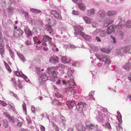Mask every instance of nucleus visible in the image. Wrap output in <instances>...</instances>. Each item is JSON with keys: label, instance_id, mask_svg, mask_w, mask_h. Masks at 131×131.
I'll use <instances>...</instances> for the list:
<instances>
[{"label": "nucleus", "instance_id": "nucleus-1", "mask_svg": "<svg viewBox=\"0 0 131 131\" xmlns=\"http://www.w3.org/2000/svg\"><path fill=\"white\" fill-rule=\"evenodd\" d=\"M52 68L51 67H49L47 69V72L50 75V80L54 82L56 80H57V76L56 71H52Z\"/></svg>", "mask_w": 131, "mask_h": 131}, {"label": "nucleus", "instance_id": "nucleus-2", "mask_svg": "<svg viewBox=\"0 0 131 131\" xmlns=\"http://www.w3.org/2000/svg\"><path fill=\"white\" fill-rule=\"evenodd\" d=\"M96 56L100 61H104L106 63H109L110 62V59L107 56H104L102 55L100 56L96 54Z\"/></svg>", "mask_w": 131, "mask_h": 131}, {"label": "nucleus", "instance_id": "nucleus-3", "mask_svg": "<svg viewBox=\"0 0 131 131\" xmlns=\"http://www.w3.org/2000/svg\"><path fill=\"white\" fill-rule=\"evenodd\" d=\"M23 33L22 30L20 29H17L14 30V36L15 37L18 38L22 36Z\"/></svg>", "mask_w": 131, "mask_h": 131}, {"label": "nucleus", "instance_id": "nucleus-4", "mask_svg": "<svg viewBox=\"0 0 131 131\" xmlns=\"http://www.w3.org/2000/svg\"><path fill=\"white\" fill-rule=\"evenodd\" d=\"M51 14L53 15L56 18L59 20L62 19V17L60 15H59L58 13L56 11L54 10H52L50 11Z\"/></svg>", "mask_w": 131, "mask_h": 131}, {"label": "nucleus", "instance_id": "nucleus-5", "mask_svg": "<svg viewBox=\"0 0 131 131\" xmlns=\"http://www.w3.org/2000/svg\"><path fill=\"white\" fill-rule=\"evenodd\" d=\"M75 34L77 35H80L84 38L85 39L89 40L90 39V36L86 35L83 32L81 31L78 30L77 31V32H76Z\"/></svg>", "mask_w": 131, "mask_h": 131}, {"label": "nucleus", "instance_id": "nucleus-6", "mask_svg": "<svg viewBox=\"0 0 131 131\" xmlns=\"http://www.w3.org/2000/svg\"><path fill=\"white\" fill-rule=\"evenodd\" d=\"M97 15L98 19L101 20L100 19L101 18V19H103L105 16V13L104 10H101L99 11L97 13Z\"/></svg>", "mask_w": 131, "mask_h": 131}, {"label": "nucleus", "instance_id": "nucleus-7", "mask_svg": "<svg viewBox=\"0 0 131 131\" xmlns=\"http://www.w3.org/2000/svg\"><path fill=\"white\" fill-rule=\"evenodd\" d=\"M24 30L25 34L27 35V37L28 38L32 35L31 30L27 27L26 26L25 27Z\"/></svg>", "mask_w": 131, "mask_h": 131}, {"label": "nucleus", "instance_id": "nucleus-8", "mask_svg": "<svg viewBox=\"0 0 131 131\" xmlns=\"http://www.w3.org/2000/svg\"><path fill=\"white\" fill-rule=\"evenodd\" d=\"M86 105V104L84 102H81L78 103L76 105V108L77 110H79L84 107Z\"/></svg>", "mask_w": 131, "mask_h": 131}, {"label": "nucleus", "instance_id": "nucleus-9", "mask_svg": "<svg viewBox=\"0 0 131 131\" xmlns=\"http://www.w3.org/2000/svg\"><path fill=\"white\" fill-rule=\"evenodd\" d=\"M76 128L78 131H85L86 128L81 124H78L76 125Z\"/></svg>", "mask_w": 131, "mask_h": 131}, {"label": "nucleus", "instance_id": "nucleus-10", "mask_svg": "<svg viewBox=\"0 0 131 131\" xmlns=\"http://www.w3.org/2000/svg\"><path fill=\"white\" fill-rule=\"evenodd\" d=\"M59 58L56 56H53L49 59L50 62L53 63H57L58 62Z\"/></svg>", "mask_w": 131, "mask_h": 131}, {"label": "nucleus", "instance_id": "nucleus-11", "mask_svg": "<svg viewBox=\"0 0 131 131\" xmlns=\"http://www.w3.org/2000/svg\"><path fill=\"white\" fill-rule=\"evenodd\" d=\"M114 31V27L113 26L111 25L107 28L106 32L107 34H111Z\"/></svg>", "mask_w": 131, "mask_h": 131}, {"label": "nucleus", "instance_id": "nucleus-12", "mask_svg": "<svg viewBox=\"0 0 131 131\" xmlns=\"http://www.w3.org/2000/svg\"><path fill=\"white\" fill-rule=\"evenodd\" d=\"M125 23V21L124 20H121L118 25H116V27L117 29H121L123 27Z\"/></svg>", "mask_w": 131, "mask_h": 131}, {"label": "nucleus", "instance_id": "nucleus-13", "mask_svg": "<svg viewBox=\"0 0 131 131\" xmlns=\"http://www.w3.org/2000/svg\"><path fill=\"white\" fill-rule=\"evenodd\" d=\"M83 18L86 24H90L93 21L91 18L87 17H84Z\"/></svg>", "mask_w": 131, "mask_h": 131}, {"label": "nucleus", "instance_id": "nucleus-14", "mask_svg": "<svg viewBox=\"0 0 131 131\" xmlns=\"http://www.w3.org/2000/svg\"><path fill=\"white\" fill-rule=\"evenodd\" d=\"M43 39L45 41H48L49 43H50L51 40V38L49 36L47 35L43 36Z\"/></svg>", "mask_w": 131, "mask_h": 131}, {"label": "nucleus", "instance_id": "nucleus-15", "mask_svg": "<svg viewBox=\"0 0 131 131\" xmlns=\"http://www.w3.org/2000/svg\"><path fill=\"white\" fill-rule=\"evenodd\" d=\"M113 20H111L110 22L107 21V19H105L104 21L103 25L105 27H107L108 25L111 24L113 22Z\"/></svg>", "mask_w": 131, "mask_h": 131}, {"label": "nucleus", "instance_id": "nucleus-16", "mask_svg": "<svg viewBox=\"0 0 131 131\" xmlns=\"http://www.w3.org/2000/svg\"><path fill=\"white\" fill-rule=\"evenodd\" d=\"M61 60L62 62L66 63L69 62L70 61V59L68 58L65 56L62 57L61 59Z\"/></svg>", "mask_w": 131, "mask_h": 131}, {"label": "nucleus", "instance_id": "nucleus-17", "mask_svg": "<svg viewBox=\"0 0 131 131\" xmlns=\"http://www.w3.org/2000/svg\"><path fill=\"white\" fill-rule=\"evenodd\" d=\"M120 51L121 54H123L124 53H127V50L126 47L122 48L120 49Z\"/></svg>", "mask_w": 131, "mask_h": 131}, {"label": "nucleus", "instance_id": "nucleus-18", "mask_svg": "<svg viewBox=\"0 0 131 131\" xmlns=\"http://www.w3.org/2000/svg\"><path fill=\"white\" fill-rule=\"evenodd\" d=\"M116 12L113 11H109L106 14V15L109 16H112L116 14Z\"/></svg>", "mask_w": 131, "mask_h": 131}, {"label": "nucleus", "instance_id": "nucleus-19", "mask_svg": "<svg viewBox=\"0 0 131 131\" xmlns=\"http://www.w3.org/2000/svg\"><path fill=\"white\" fill-rule=\"evenodd\" d=\"M73 79H70L68 81L69 83V85L70 87H73L74 85H75V83H74L73 80Z\"/></svg>", "mask_w": 131, "mask_h": 131}, {"label": "nucleus", "instance_id": "nucleus-20", "mask_svg": "<svg viewBox=\"0 0 131 131\" xmlns=\"http://www.w3.org/2000/svg\"><path fill=\"white\" fill-rule=\"evenodd\" d=\"M67 74L68 75V76L70 79L73 78V73L71 70H69L67 72Z\"/></svg>", "mask_w": 131, "mask_h": 131}, {"label": "nucleus", "instance_id": "nucleus-21", "mask_svg": "<svg viewBox=\"0 0 131 131\" xmlns=\"http://www.w3.org/2000/svg\"><path fill=\"white\" fill-rule=\"evenodd\" d=\"M30 10L32 12H33L35 13H40L41 11L40 10L37 9L31 8L30 9Z\"/></svg>", "mask_w": 131, "mask_h": 131}, {"label": "nucleus", "instance_id": "nucleus-22", "mask_svg": "<svg viewBox=\"0 0 131 131\" xmlns=\"http://www.w3.org/2000/svg\"><path fill=\"white\" fill-rule=\"evenodd\" d=\"M5 65L6 69L9 73H10L11 72V70L9 65L5 61L4 62Z\"/></svg>", "mask_w": 131, "mask_h": 131}, {"label": "nucleus", "instance_id": "nucleus-23", "mask_svg": "<svg viewBox=\"0 0 131 131\" xmlns=\"http://www.w3.org/2000/svg\"><path fill=\"white\" fill-rule=\"evenodd\" d=\"M6 48L9 50L10 52V55H12L11 57L13 58V57H14V55H13V53L10 47L7 44H6Z\"/></svg>", "mask_w": 131, "mask_h": 131}, {"label": "nucleus", "instance_id": "nucleus-24", "mask_svg": "<svg viewBox=\"0 0 131 131\" xmlns=\"http://www.w3.org/2000/svg\"><path fill=\"white\" fill-rule=\"evenodd\" d=\"M15 74L17 76L21 78L22 76L24 74L21 72H20L18 71H15L14 72Z\"/></svg>", "mask_w": 131, "mask_h": 131}, {"label": "nucleus", "instance_id": "nucleus-25", "mask_svg": "<svg viewBox=\"0 0 131 131\" xmlns=\"http://www.w3.org/2000/svg\"><path fill=\"white\" fill-rule=\"evenodd\" d=\"M106 34V32L104 31L101 30L100 32V35L101 37H105Z\"/></svg>", "mask_w": 131, "mask_h": 131}, {"label": "nucleus", "instance_id": "nucleus-26", "mask_svg": "<svg viewBox=\"0 0 131 131\" xmlns=\"http://www.w3.org/2000/svg\"><path fill=\"white\" fill-rule=\"evenodd\" d=\"M79 6L80 9L82 10H84L85 9V7L83 4H80L79 5Z\"/></svg>", "mask_w": 131, "mask_h": 131}, {"label": "nucleus", "instance_id": "nucleus-27", "mask_svg": "<svg viewBox=\"0 0 131 131\" xmlns=\"http://www.w3.org/2000/svg\"><path fill=\"white\" fill-rule=\"evenodd\" d=\"M72 87H69L67 88L66 89V91L67 93H70L71 94L72 91Z\"/></svg>", "mask_w": 131, "mask_h": 131}, {"label": "nucleus", "instance_id": "nucleus-28", "mask_svg": "<svg viewBox=\"0 0 131 131\" xmlns=\"http://www.w3.org/2000/svg\"><path fill=\"white\" fill-rule=\"evenodd\" d=\"M23 111L25 114L27 115V111L26 108V105L25 103H24L22 105Z\"/></svg>", "mask_w": 131, "mask_h": 131}, {"label": "nucleus", "instance_id": "nucleus-29", "mask_svg": "<svg viewBox=\"0 0 131 131\" xmlns=\"http://www.w3.org/2000/svg\"><path fill=\"white\" fill-rule=\"evenodd\" d=\"M75 105V103L73 101H70V105L69 106V108L70 109L72 108Z\"/></svg>", "mask_w": 131, "mask_h": 131}, {"label": "nucleus", "instance_id": "nucleus-30", "mask_svg": "<svg viewBox=\"0 0 131 131\" xmlns=\"http://www.w3.org/2000/svg\"><path fill=\"white\" fill-rule=\"evenodd\" d=\"M74 27L80 30H83V27L80 25H76L74 26Z\"/></svg>", "mask_w": 131, "mask_h": 131}, {"label": "nucleus", "instance_id": "nucleus-31", "mask_svg": "<svg viewBox=\"0 0 131 131\" xmlns=\"http://www.w3.org/2000/svg\"><path fill=\"white\" fill-rule=\"evenodd\" d=\"M116 129L117 131H121L122 130V128L120 124H118L116 126Z\"/></svg>", "mask_w": 131, "mask_h": 131}, {"label": "nucleus", "instance_id": "nucleus-32", "mask_svg": "<svg viewBox=\"0 0 131 131\" xmlns=\"http://www.w3.org/2000/svg\"><path fill=\"white\" fill-rule=\"evenodd\" d=\"M126 26V27L129 28L131 27V21L128 20L127 21Z\"/></svg>", "mask_w": 131, "mask_h": 131}, {"label": "nucleus", "instance_id": "nucleus-33", "mask_svg": "<svg viewBox=\"0 0 131 131\" xmlns=\"http://www.w3.org/2000/svg\"><path fill=\"white\" fill-rule=\"evenodd\" d=\"M124 68L127 70L129 71L130 69L131 68V67L129 63H127L125 66Z\"/></svg>", "mask_w": 131, "mask_h": 131}, {"label": "nucleus", "instance_id": "nucleus-34", "mask_svg": "<svg viewBox=\"0 0 131 131\" xmlns=\"http://www.w3.org/2000/svg\"><path fill=\"white\" fill-rule=\"evenodd\" d=\"M5 52L4 48H0V53L2 57H3V55L4 54V52Z\"/></svg>", "mask_w": 131, "mask_h": 131}, {"label": "nucleus", "instance_id": "nucleus-35", "mask_svg": "<svg viewBox=\"0 0 131 131\" xmlns=\"http://www.w3.org/2000/svg\"><path fill=\"white\" fill-rule=\"evenodd\" d=\"M47 31H51L52 32L53 31V30L51 28V26L48 25L47 26Z\"/></svg>", "mask_w": 131, "mask_h": 131}, {"label": "nucleus", "instance_id": "nucleus-36", "mask_svg": "<svg viewBox=\"0 0 131 131\" xmlns=\"http://www.w3.org/2000/svg\"><path fill=\"white\" fill-rule=\"evenodd\" d=\"M18 55L19 57L21 59V60L23 61H25V59L24 57V56L22 54L19 53L18 54Z\"/></svg>", "mask_w": 131, "mask_h": 131}, {"label": "nucleus", "instance_id": "nucleus-37", "mask_svg": "<svg viewBox=\"0 0 131 131\" xmlns=\"http://www.w3.org/2000/svg\"><path fill=\"white\" fill-rule=\"evenodd\" d=\"M21 78H23L26 82H28L29 80L27 77L24 74L21 76Z\"/></svg>", "mask_w": 131, "mask_h": 131}, {"label": "nucleus", "instance_id": "nucleus-38", "mask_svg": "<svg viewBox=\"0 0 131 131\" xmlns=\"http://www.w3.org/2000/svg\"><path fill=\"white\" fill-rule=\"evenodd\" d=\"M54 95L55 96L57 97L58 98L60 97H61V95L58 92L55 93H54Z\"/></svg>", "mask_w": 131, "mask_h": 131}, {"label": "nucleus", "instance_id": "nucleus-39", "mask_svg": "<svg viewBox=\"0 0 131 131\" xmlns=\"http://www.w3.org/2000/svg\"><path fill=\"white\" fill-rule=\"evenodd\" d=\"M86 127L89 128V129L90 130L93 129L94 127V126L92 124H90L87 125Z\"/></svg>", "mask_w": 131, "mask_h": 131}, {"label": "nucleus", "instance_id": "nucleus-40", "mask_svg": "<svg viewBox=\"0 0 131 131\" xmlns=\"http://www.w3.org/2000/svg\"><path fill=\"white\" fill-rule=\"evenodd\" d=\"M21 81L19 80H18V87L20 88H22L23 87L22 84L21 83Z\"/></svg>", "mask_w": 131, "mask_h": 131}, {"label": "nucleus", "instance_id": "nucleus-41", "mask_svg": "<svg viewBox=\"0 0 131 131\" xmlns=\"http://www.w3.org/2000/svg\"><path fill=\"white\" fill-rule=\"evenodd\" d=\"M127 50V52L129 53H131V47L129 46H126Z\"/></svg>", "mask_w": 131, "mask_h": 131}, {"label": "nucleus", "instance_id": "nucleus-42", "mask_svg": "<svg viewBox=\"0 0 131 131\" xmlns=\"http://www.w3.org/2000/svg\"><path fill=\"white\" fill-rule=\"evenodd\" d=\"M106 126L109 129L111 128V126L110 125V123L109 122H107L106 124Z\"/></svg>", "mask_w": 131, "mask_h": 131}, {"label": "nucleus", "instance_id": "nucleus-43", "mask_svg": "<svg viewBox=\"0 0 131 131\" xmlns=\"http://www.w3.org/2000/svg\"><path fill=\"white\" fill-rule=\"evenodd\" d=\"M95 10L93 8L91 9L90 11V13L91 15H93L94 14Z\"/></svg>", "mask_w": 131, "mask_h": 131}, {"label": "nucleus", "instance_id": "nucleus-44", "mask_svg": "<svg viewBox=\"0 0 131 131\" xmlns=\"http://www.w3.org/2000/svg\"><path fill=\"white\" fill-rule=\"evenodd\" d=\"M3 39L2 33L0 31V42H2L3 41Z\"/></svg>", "mask_w": 131, "mask_h": 131}, {"label": "nucleus", "instance_id": "nucleus-45", "mask_svg": "<svg viewBox=\"0 0 131 131\" xmlns=\"http://www.w3.org/2000/svg\"><path fill=\"white\" fill-rule=\"evenodd\" d=\"M31 110L33 113L35 112V108L34 106H32L31 107Z\"/></svg>", "mask_w": 131, "mask_h": 131}, {"label": "nucleus", "instance_id": "nucleus-46", "mask_svg": "<svg viewBox=\"0 0 131 131\" xmlns=\"http://www.w3.org/2000/svg\"><path fill=\"white\" fill-rule=\"evenodd\" d=\"M111 37L112 38V39L113 40V42L114 43H115L116 42V39L112 36H111Z\"/></svg>", "mask_w": 131, "mask_h": 131}, {"label": "nucleus", "instance_id": "nucleus-47", "mask_svg": "<svg viewBox=\"0 0 131 131\" xmlns=\"http://www.w3.org/2000/svg\"><path fill=\"white\" fill-rule=\"evenodd\" d=\"M40 129L42 131H44L45 130V127L42 125L40 126Z\"/></svg>", "mask_w": 131, "mask_h": 131}, {"label": "nucleus", "instance_id": "nucleus-48", "mask_svg": "<svg viewBox=\"0 0 131 131\" xmlns=\"http://www.w3.org/2000/svg\"><path fill=\"white\" fill-rule=\"evenodd\" d=\"M97 25V24L95 22H94L92 23V26L94 28L96 27Z\"/></svg>", "mask_w": 131, "mask_h": 131}, {"label": "nucleus", "instance_id": "nucleus-49", "mask_svg": "<svg viewBox=\"0 0 131 131\" xmlns=\"http://www.w3.org/2000/svg\"><path fill=\"white\" fill-rule=\"evenodd\" d=\"M25 44H26L27 45H30L31 44V42L28 40H27L25 42Z\"/></svg>", "mask_w": 131, "mask_h": 131}, {"label": "nucleus", "instance_id": "nucleus-50", "mask_svg": "<svg viewBox=\"0 0 131 131\" xmlns=\"http://www.w3.org/2000/svg\"><path fill=\"white\" fill-rule=\"evenodd\" d=\"M4 41H3L2 42H0V48H4V45L3 44Z\"/></svg>", "mask_w": 131, "mask_h": 131}, {"label": "nucleus", "instance_id": "nucleus-51", "mask_svg": "<svg viewBox=\"0 0 131 131\" xmlns=\"http://www.w3.org/2000/svg\"><path fill=\"white\" fill-rule=\"evenodd\" d=\"M119 34L120 36L121 37V38H123L124 36L123 33L122 32H119Z\"/></svg>", "mask_w": 131, "mask_h": 131}, {"label": "nucleus", "instance_id": "nucleus-52", "mask_svg": "<svg viewBox=\"0 0 131 131\" xmlns=\"http://www.w3.org/2000/svg\"><path fill=\"white\" fill-rule=\"evenodd\" d=\"M33 40L35 43H37V38L36 36H35L33 38Z\"/></svg>", "mask_w": 131, "mask_h": 131}, {"label": "nucleus", "instance_id": "nucleus-53", "mask_svg": "<svg viewBox=\"0 0 131 131\" xmlns=\"http://www.w3.org/2000/svg\"><path fill=\"white\" fill-rule=\"evenodd\" d=\"M76 93V91L75 90H74L72 88V93H71V95H74Z\"/></svg>", "mask_w": 131, "mask_h": 131}, {"label": "nucleus", "instance_id": "nucleus-54", "mask_svg": "<svg viewBox=\"0 0 131 131\" xmlns=\"http://www.w3.org/2000/svg\"><path fill=\"white\" fill-rule=\"evenodd\" d=\"M23 124V123L21 122H19L17 124V125L19 127H21Z\"/></svg>", "mask_w": 131, "mask_h": 131}, {"label": "nucleus", "instance_id": "nucleus-55", "mask_svg": "<svg viewBox=\"0 0 131 131\" xmlns=\"http://www.w3.org/2000/svg\"><path fill=\"white\" fill-rule=\"evenodd\" d=\"M9 107L13 111H15V108L13 107L12 105H10L9 106Z\"/></svg>", "mask_w": 131, "mask_h": 131}, {"label": "nucleus", "instance_id": "nucleus-56", "mask_svg": "<svg viewBox=\"0 0 131 131\" xmlns=\"http://www.w3.org/2000/svg\"><path fill=\"white\" fill-rule=\"evenodd\" d=\"M94 92L93 91H92L89 94V95L90 96H93L94 95Z\"/></svg>", "mask_w": 131, "mask_h": 131}, {"label": "nucleus", "instance_id": "nucleus-57", "mask_svg": "<svg viewBox=\"0 0 131 131\" xmlns=\"http://www.w3.org/2000/svg\"><path fill=\"white\" fill-rule=\"evenodd\" d=\"M4 125L5 128H7L8 126V123L7 122L6 123H4Z\"/></svg>", "mask_w": 131, "mask_h": 131}, {"label": "nucleus", "instance_id": "nucleus-58", "mask_svg": "<svg viewBox=\"0 0 131 131\" xmlns=\"http://www.w3.org/2000/svg\"><path fill=\"white\" fill-rule=\"evenodd\" d=\"M73 13L74 15H77L78 13L75 10H74L73 11Z\"/></svg>", "mask_w": 131, "mask_h": 131}, {"label": "nucleus", "instance_id": "nucleus-59", "mask_svg": "<svg viewBox=\"0 0 131 131\" xmlns=\"http://www.w3.org/2000/svg\"><path fill=\"white\" fill-rule=\"evenodd\" d=\"M73 127H70L68 128V131H73Z\"/></svg>", "mask_w": 131, "mask_h": 131}, {"label": "nucleus", "instance_id": "nucleus-60", "mask_svg": "<svg viewBox=\"0 0 131 131\" xmlns=\"http://www.w3.org/2000/svg\"><path fill=\"white\" fill-rule=\"evenodd\" d=\"M96 39L98 41H101L100 38L98 37H96Z\"/></svg>", "mask_w": 131, "mask_h": 131}, {"label": "nucleus", "instance_id": "nucleus-61", "mask_svg": "<svg viewBox=\"0 0 131 131\" xmlns=\"http://www.w3.org/2000/svg\"><path fill=\"white\" fill-rule=\"evenodd\" d=\"M101 50L102 52H104L105 53L106 52V50L105 49V48H102V49H101Z\"/></svg>", "mask_w": 131, "mask_h": 131}, {"label": "nucleus", "instance_id": "nucleus-62", "mask_svg": "<svg viewBox=\"0 0 131 131\" xmlns=\"http://www.w3.org/2000/svg\"><path fill=\"white\" fill-rule=\"evenodd\" d=\"M1 104L4 106H6L7 105L3 101H2Z\"/></svg>", "mask_w": 131, "mask_h": 131}, {"label": "nucleus", "instance_id": "nucleus-63", "mask_svg": "<svg viewBox=\"0 0 131 131\" xmlns=\"http://www.w3.org/2000/svg\"><path fill=\"white\" fill-rule=\"evenodd\" d=\"M70 101H68L66 103L67 105H68V107H69V105H70Z\"/></svg>", "mask_w": 131, "mask_h": 131}, {"label": "nucleus", "instance_id": "nucleus-64", "mask_svg": "<svg viewBox=\"0 0 131 131\" xmlns=\"http://www.w3.org/2000/svg\"><path fill=\"white\" fill-rule=\"evenodd\" d=\"M12 80L13 81V82L14 83H16V81H15V79H14V78H13V79L12 78Z\"/></svg>", "mask_w": 131, "mask_h": 131}]
</instances>
